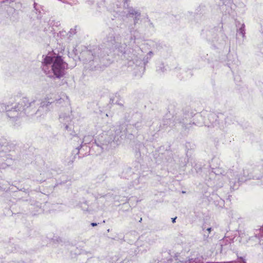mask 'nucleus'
<instances>
[{
	"mask_svg": "<svg viewBox=\"0 0 263 263\" xmlns=\"http://www.w3.org/2000/svg\"><path fill=\"white\" fill-rule=\"evenodd\" d=\"M67 68V64L58 55H48L42 62V69L50 78L62 77Z\"/></svg>",
	"mask_w": 263,
	"mask_h": 263,
	"instance_id": "1",
	"label": "nucleus"
},
{
	"mask_svg": "<svg viewBox=\"0 0 263 263\" xmlns=\"http://www.w3.org/2000/svg\"><path fill=\"white\" fill-rule=\"evenodd\" d=\"M31 102H29L27 98H23L21 103H19L17 107L15 106L11 110L6 107L3 104H0V108L3 111L4 109L7 112V115L10 118H13L18 114L17 110L18 111H23L25 109V107L28 108L30 106Z\"/></svg>",
	"mask_w": 263,
	"mask_h": 263,
	"instance_id": "2",
	"label": "nucleus"
},
{
	"mask_svg": "<svg viewBox=\"0 0 263 263\" xmlns=\"http://www.w3.org/2000/svg\"><path fill=\"white\" fill-rule=\"evenodd\" d=\"M235 176H236V178H235V179L231 178V179H230V182L231 184H233V187H237L238 185L236 184H237L236 180H237V183H238L239 182H243V181H246L247 179V176L245 175L244 174L243 175H242L241 174H240V175L236 174V175H235Z\"/></svg>",
	"mask_w": 263,
	"mask_h": 263,
	"instance_id": "3",
	"label": "nucleus"
},
{
	"mask_svg": "<svg viewBox=\"0 0 263 263\" xmlns=\"http://www.w3.org/2000/svg\"><path fill=\"white\" fill-rule=\"evenodd\" d=\"M47 108L46 107H44V106L41 107L36 112V115L38 117L39 116H41V113L43 112L44 115L46 114L47 112Z\"/></svg>",
	"mask_w": 263,
	"mask_h": 263,
	"instance_id": "4",
	"label": "nucleus"
},
{
	"mask_svg": "<svg viewBox=\"0 0 263 263\" xmlns=\"http://www.w3.org/2000/svg\"><path fill=\"white\" fill-rule=\"evenodd\" d=\"M237 33L244 37L245 34V25L243 24L241 25V27L238 30Z\"/></svg>",
	"mask_w": 263,
	"mask_h": 263,
	"instance_id": "5",
	"label": "nucleus"
},
{
	"mask_svg": "<svg viewBox=\"0 0 263 263\" xmlns=\"http://www.w3.org/2000/svg\"><path fill=\"white\" fill-rule=\"evenodd\" d=\"M128 13L129 14L135 15L136 18L137 17L140 16V13L139 12L135 11L133 8L129 9V10L128 11Z\"/></svg>",
	"mask_w": 263,
	"mask_h": 263,
	"instance_id": "6",
	"label": "nucleus"
},
{
	"mask_svg": "<svg viewBox=\"0 0 263 263\" xmlns=\"http://www.w3.org/2000/svg\"><path fill=\"white\" fill-rule=\"evenodd\" d=\"M255 235L258 237L259 239H260L263 237V225L261 228H260L259 230V233H255Z\"/></svg>",
	"mask_w": 263,
	"mask_h": 263,
	"instance_id": "7",
	"label": "nucleus"
},
{
	"mask_svg": "<svg viewBox=\"0 0 263 263\" xmlns=\"http://www.w3.org/2000/svg\"><path fill=\"white\" fill-rule=\"evenodd\" d=\"M101 141H102L103 142V145H107L108 144L111 143L112 141H114V140L112 139V138H110L109 139H108L107 141L106 140H105L104 141H102V140H100Z\"/></svg>",
	"mask_w": 263,
	"mask_h": 263,
	"instance_id": "8",
	"label": "nucleus"
},
{
	"mask_svg": "<svg viewBox=\"0 0 263 263\" xmlns=\"http://www.w3.org/2000/svg\"><path fill=\"white\" fill-rule=\"evenodd\" d=\"M235 175H236V174H233V175L232 174H231V176H229V178H230V179L231 178H233V179H235V178H236V176Z\"/></svg>",
	"mask_w": 263,
	"mask_h": 263,
	"instance_id": "9",
	"label": "nucleus"
},
{
	"mask_svg": "<svg viewBox=\"0 0 263 263\" xmlns=\"http://www.w3.org/2000/svg\"><path fill=\"white\" fill-rule=\"evenodd\" d=\"M212 228H208L206 229V230L209 233H210L211 231Z\"/></svg>",
	"mask_w": 263,
	"mask_h": 263,
	"instance_id": "10",
	"label": "nucleus"
},
{
	"mask_svg": "<svg viewBox=\"0 0 263 263\" xmlns=\"http://www.w3.org/2000/svg\"><path fill=\"white\" fill-rule=\"evenodd\" d=\"M106 136H107V134L106 133H103V135L101 136V138H103V137H104L106 138Z\"/></svg>",
	"mask_w": 263,
	"mask_h": 263,
	"instance_id": "11",
	"label": "nucleus"
},
{
	"mask_svg": "<svg viewBox=\"0 0 263 263\" xmlns=\"http://www.w3.org/2000/svg\"><path fill=\"white\" fill-rule=\"evenodd\" d=\"M176 218H177V217H175V218H172V222H173V223L175 222V221H176Z\"/></svg>",
	"mask_w": 263,
	"mask_h": 263,
	"instance_id": "12",
	"label": "nucleus"
},
{
	"mask_svg": "<svg viewBox=\"0 0 263 263\" xmlns=\"http://www.w3.org/2000/svg\"><path fill=\"white\" fill-rule=\"evenodd\" d=\"M91 224L92 226H97V223H91Z\"/></svg>",
	"mask_w": 263,
	"mask_h": 263,
	"instance_id": "13",
	"label": "nucleus"
},
{
	"mask_svg": "<svg viewBox=\"0 0 263 263\" xmlns=\"http://www.w3.org/2000/svg\"><path fill=\"white\" fill-rule=\"evenodd\" d=\"M125 3H127V0H125V1L124 2V7L125 8L126 7Z\"/></svg>",
	"mask_w": 263,
	"mask_h": 263,
	"instance_id": "14",
	"label": "nucleus"
},
{
	"mask_svg": "<svg viewBox=\"0 0 263 263\" xmlns=\"http://www.w3.org/2000/svg\"><path fill=\"white\" fill-rule=\"evenodd\" d=\"M64 118H65V117H64V116H62V115H61V116H60V118L61 119H62V118H64Z\"/></svg>",
	"mask_w": 263,
	"mask_h": 263,
	"instance_id": "15",
	"label": "nucleus"
},
{
	"mask_svg": "<svg viewBox=\"0 0 263 263\" xmlns=\"http://www.w3.org/2000/svg\"><path fill=\"white\" fill-rule=\"evenodd\" d=\"M87 53L88 55H89L90 54V51H87Z\"/></svg>",
	"mask_w": 263,
	"mask_h": 263,
	"instance_id": "16",
	"label": "nucleus"
},
{
	"mask_svg": "<svg viewBox=\"0 0 263 263\" xmlns=\"http://www.w3.org/2000/svg\"><path fill=\"white\" fill-rule=\"evenodd\" d=\"M97 49V52H99V51H100V49Z\"/></svg>",
	"mask_w": 263,
	"mask_h": 263,
	"instance_id": "17",
	"label": "nucleus"
},
{
	"mask_svg": "<svg viewBox=\"0 0 263 263\" xmlns=\"http://www.w3.org/2000/svg\"><path fill=\"white\" fill-rule=\"evenodd\" d=\"M205 229V227H203V228H202V230H203V231H204Z\"/></svg>",
	"mask_w": 263,
	"mask_h": 263,
	"instance_id": "18",
	"label": "nucleus"
},
{
	"mask_svg": "<svg viewBox=\"0 0 263 263\" xmlns=\"http://www.w3.org/2000/svg\"><path fill=\"white\" fill-rule=\"evenodd\" d=\"M65 127H66V128H68V126L66 125Z\"/></svg>",
	"mask_w": 263,
	"mask_h": 263,
	"instance_id": "19",
	"label": "nucleus"
},
{
	"mask_svg": "<svg viewBox=\"0 0 263 263\" xmlns=\"http://www.w3.org/2000/svg\"><path fill=\"white\" fill-rule=\"evenodd\" d=\"M190 263H193V262H192L191 260L190 261Z\"/></svg>",
	"mask_w": 263,
	"mask_h": 263,
	"instance_id": "20",
	"label": "nucleus"
}]
</instances>
